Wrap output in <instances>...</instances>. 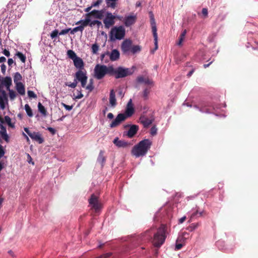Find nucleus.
I'll return each instance as SVG.
<instances>
[{"mask_svg": "<svg viewBox=\"0 0 258 258\" xmlns=\"http://www.w3.org/2000/svg\"><path fill=\"white\" fill-rule=\"evenodd\" d=\"M152 145L151 141L149 139H144L135 145L132 153L136 158L145 156L150 149Z\"/></svg>", "mask_w": 258, "mask_h": 258, "instance_id": "1", "label": "nucleus"}, {"mask_svg": "<svg viewBox=\"0 0 258 258\" xmlns=\"http://www.w3.org/2000/svg\"><path fill=\"white\" fill-rule=\"evenodd\" d=\"M167 233V227L165 225H161L154 234L152 242L157 247H160L164 242Z\"/></svg>", "mask_w": 258, "mask_h": 258, "instance_id": "2", "label": "nucleus"}, {"mask_svg": "<svg viewBox=\"0 0 258 258\" xmlns=\"http://www.w3.org/2000/svg\"><path fill=\"white\" fill-rule=\"evenodd\" d=\"M112 71V66L107 67L105 65L97 64L94 69V77L97 80H101L107 74L111 75Z\"/></svg>", "mask_w": 258, "mask_h": 258, "instance_id": "3", "label": "nucleus"}, {"mask_svg": "<svg viewBox=\"0 0 258 258\" xmlns=\"http://www.w3.org/2000/svg\"><path fill=\"white\" fill-rule=\"evenodd\" d=\"M134 70L130 68H125L122 67H119L116 69H114L111 75H114L116 79H119L126 77L133 74Z\"/></svg>", "mask_w": 258, "mask_h": 258, "instance_id": "4", "label": "nucleus"}, {"mask_svg": "<svg viewBox=\"0 0 258 258\" xmlns=\"http://www.w3.org/2000/svg\"><path fill=\"white\" fill-rule=\"evenodd\" d=\"M125 31L123 26H115L110 31V39L111 40H121L125 36Z\"/></svg>", "mask_w": 258, "mask_h": 258, "instance_id": "5", "label": "nucleus"}, {"mask_svg": "<svg viewBox=\"0 0 258 258\" xmlns=\"http://www.w3.org/2000/svg\"><path fill=\"white\" fill-rule=\"evenodd\" d=\"M75 79L77 82H81L82 87L85 88L86 87L88 79L86 71L82 70L77 71L75 74Z\"/></svg>", "mask_w": 258, "mask_h": 258, "instance_id": "6", "label": "nucleus"}, {"mask_svg": "<svg viewBox=\"0 0 258 258\" xmlns=\"http://www.w3.org/2000/svg\"><path fill=\"white\" fill-rule=\"evenodd\" d=\"M194 108L199 110L200 112L202 113H211L210 110V108H212L214 110L216 109L220 108V106H217L215 105H212L210 103H202L200 105V106H198L197 105H194Z\"/></svg>", "mask_w": 258, "mask_h": 258, "instance_id": "7", "label": "nucleus"}, {"mask_svg": "<svg viewBox=\"0 0 258 258\" xmlns=\"http://www.w3.org/2000/svg\"><path fill=\"white\" fill-rule=\"evenodd\" d=\"M12 85V80L10 77H5L0 78V92L6 91L4 89L6 88V90L11 88Z\"/></svg>", "mask_w": 258, "mask_h": 258, "instance_id": "8", "label": "nucleus"}, {"mask_svg": "<svg viewBox=\"0 0 258 258\" xmlns=\"http://www.w3.org/2000/svg\"><path fill=\"white\" fill-rule=\"evenodd\" d=\"M116 17L111 12H107L105 14V17L103 20V23L106 28L108 29L115 23Z\"/></svg>", "mask_w": 258, "mask_h": 258, "instance_id": "9", "label": "nucleus"}, {"mask_svg": "<svg viewBox=\"0 0 258 258\" xmlns=\"http://www.w3.org/2000/svg\"><path fill=\"white\" fill-rule=\"evenodd\" d=\"M9 105V99L6 92H0V110L5 109Z\"/></svg>", "mask_w": 258, "mask_h": 258, "instance_id": "10", "label": "nucleus"}, {"mask_svg": "<svg viewBox=\"0 0 258 258\" xmlns=\"http://www.w3.org/2000/svg\"><path fill=\"white\" fill-rule=\"evenodd\" d=\"M137 19V15L133 13L130 15L125 16L122 22L125 26L128 27L134 25L136 23Z\"/></svg>", "mask_w": 258, "mask_h": 258, "instance_id": "11", "label": "nucleus"}, {"mask_svg": "<svg viewBox=\"0 0 258 258\" xmlns=\"http://www.w3.org/2000/svg\"><path fill=\"white\" fill-rule=\"evenodd\" d=\"M89 202L92 208H93L96 212L101 208V204L99 203L97 197L94 195H91Z\"/></svg>", "mask_w": 258, "mask_h": 258, "instance_id": "12", "label": "nucleus"}, {"mask_svg": "<svg viewBox=\"0 0 258 258\" xmlns=\"http://www.w3.org/2000/svg\"><path fill=\"white\" fill-rule=\"evenodd\" d=\"M126 119V115L123 113L118 114L116 118L113 120L110 124V127L111 128L116 127L122 121Z\"/></svg>", "mask_w": 258, "mask_h": 258, "instance_id": "13", "label": "nucleus"}, {"mask_svg": "<svg viewBox=\"0 0 258 258\" xmlns=\"http://www.w3.org/2000/svg\"><path fill=\"white\" fill-rule=\"evenodd\" d=\"M132 42L130 39H126L121 44V49L124 53H128L131 49Z\"/></svg>", "mask_w": 258, "mask_h": 258, "instance_id": "14", "label": "nucleus"}, {"mask_svg": "<svg viewBox=\"0 0 258 258\" xmlns=\"http://www.w3.org/2000/svg\"><path fill=\"white\" fill-rule=\"evenodd\" d=\"M139 130V126L137 125H132L127 132H124V135H126L128 138L133 137L137 133Z\"/></svg>", "mask_w": 258, "mask_h": 258, "instance_id": "15", "label": "nucleus"}, {"mask_svg": "<svg viewBox=\"0 0 258 258\" xmlns=\"http://www.w3.org/2000/svg\"><path fill=\"white\" fill-rule=\"evenodd\" d=\"M134 112V108L132 104V100L131 99L127 103L126 109L125 111L124 115H126V118L128 117L131 116Z\"/></svg>", "mask_w": 258, "mask_h": 258, "instance_id": "16", "label": "nucleus"}, {"mask_svg": "<svg viewBox=\"0 0 258 258\" xmlns=\"http://www.w3.org/2000/svg\"><path fill=\"white\" fill-rule=\"evenodd\" d=\"M104 13V10H101L99 11L94 10L89 13H88L86 15H87L88 16H89L90 15H92L96 18L101 19L103 17Z\"/></svg>", "mask_w": 258, "mask_h": 258, "instance_id": "17", "label": "nucleus"}, {"mask_svg": "<svg viewBox=\"0 0 258 258\" xmlns=\"http://www.w3.org/2000/svg\"><path fill=\"white\" fill-rule=\"evenodd\" d=\"M30 137L39 144H42L44 142L43 138L39 132H33L32 134L30 135Z\"/></svg>", "mask_w": 258, "mask_h": 258, "instance_id": "18", "label": "nucleus"}, {"mask_svg": "<svg viewBox=\"0 0 258 258\" xmlns=\"http://www.w3.org/2000/svg\"><path fill=\"white\" fill-rule=\"evenodd\" d=\"M113 143L118 147L126 148L129 146L131 144L123 140H119L118 138L114 139Z\"/></svg>", "mask_w": 258, "mask_h": 258, "instance_id": "19", "label": "nucleus"}, {"mask_svg": "<svg viewBox=\"0 0 258 258\" xmlns=\"http://www.w3.org/2000/svg\"><path fill=\"white\" fill-rule=\"evenodd\" d=\"M110 59L112 61H116L119 59L120 53L118 50L116 49H113L111 52H109V55Z\"/></svg>", "mask_w": 258, "mask_h": 258, "instance_id": "20", "label": "nucleus"}, {"mask_svg": "<svg viewBox=\"0 0 258 258\" xmlns=\"http://www.w3.org/2000/svg\"><path fill=\"white\" fill-rule=\"evenodd\" d=\"M109 103L112 107H114L116 105V100L115 98V92L113 89L110 90L109 94Z\"/></svg>", "mask_w": 258, "mask_h": 258, "instance_id": "21", "label": "nucleus"}, {"mask_svg": "<svg viewBox=\"0 0 258 258\" xmlns=\"http://www.w3.org/2000/svg\"><path fill=\"white\" fill-rule=\"evenodd\" d=\"M104 152L102 150H101L99 152V155L97 158V162L99 163L101 167H103L105 162L106 161V157L104 156Z\"/></svg>", "mask_w": 258, "mask_h": 258, "instance_id": "22", "label": "nucleus"}, {"mask_svg": "<svg viewBox=\"0 0 258 258\" xmlns=\"http://www.w3.org/2000/svg\"><path fill=\"white\" fill-rule=\"evenodd\" d=\"M137 81L139 83H144L146 85H152L153 82L148 78H145L143 76H139L137 78Z\"/></svg>", "mask_w": 258, "mask_h": 258, "instance_id": "23", "label": "nucleus"}, {"mask_svg": "<svg viewBox=\"0 0 258 258\" xmlns=\"http://www.w3.org/2000/svg\"><path fill=\"white\" fill-rule=\"evenodd\" d=\"M73 62L74 66L76 68L80 69V70L83 69L84 63L82 59L80 57H78L77 58L73 60Z\"/></svg>", "mask_w": 258, "mask_h": 258, "instance_id": "24", "label": "nucleus"}, {"mask_svg": "<svg viewBox=\"0 0 258 258\" xmlns=\"http://www.w3.org/2000/svg\"><path fill=\"white\" fill-rule=\"evenodd\" d=\"M5 123L8 124L9 127L13 129L15 128V121H12V119L8 115H6L4 117Z\"/></svg>", "mask_w": 258, "mask_h": 258, "instance_id": "25", "label": "nucleus"}, {"mask_svg": "<svg viewBox=\"0 0 258 258\" xmlns=\"http://www.w3.org/2000/svg\"><path fill=\"white\" fill-rule=\"evenodd\" d=\"M15 85L16 89L17 90L18 93L21 95H24L25 94V86L23 83H17V84H15Z\"/></svg>", "mask_w": 258, "mask_h": 258, "instance_id": "26", "label": "nucleus"}, {"mask_svg": "<svg viewBox=\"0 0 258 258\" xmlns=\"http://www.w3.org/2000/svg\"><path fill=\"white\" fill-rule=\"evenodd\" d=\"M150 21H151V25L152 27V30L153 32V35L156 36L157 33V28L156 26L155 20L154 18V16L152 13H150Z\"/></svg>", "mask_w": 258, "mask_h": 258, "instance_id": "27", "label": "nucleus"}, {"mask_svg": "<svg viewBox=\"0 0 258 258\" xmlns=\"http://www.w3.org/2000/svg\"><path fill=\"white\" fill-rule=\"evenodd\" d=\"M141 123L144 125V127H147L152 123L153 119L147 118L146 117H141L140 118Z\"/></svg>", "mask_w": 258, "mask_h": 258, "instance_id": "28", "label": "nucleus"}, {"mask_svg": "<svg viewBox=\"0 0 258 258\" xmlns=\"http://www.w3.org/2000/svg\"><path fill=\"white\" fill-rule=\"evenodd\" d=\"M117 0H106L107 7L114 9L117 6Z\"/></svg>", "mask_w": 258, "mask_h": 258, "instance_id": "29", "label": "nucleus"}, {"mask_svg": "<svg viewBox=\"0 0 258 258\" xmlns=\"http://www.w3.org/2000/svg\"><path fill=\"white\" fill-rule=\"evenodd\" d=\"M3 140L5 141L6 143L10 142V137L7 132H0V142Z\"/></svg>", "mask_w": 258, "mask_h": 258, "instance_id": "30", "label": "nucleus"}, {"mask_svg": "<svg viewBox=\"0 0 258 258\" xmlns=\"http://www.w3.org/2000/svg\"><path fill=\"white\" fill-rule=\"evenodd\" d=\"M16 57L19 58L22 62H23V63L25 62L26 59V57L22 52H19V51L15 53L14 58H15Z\"/></svg>", "mask_w": 258, "mask_h": 258, "instance_id": "31", "label": "nucleus"}, {"mask_svg": "<svg viewBox=\"0 0 258 258\" xmlns=\"http://www.w3.org/2000/svg\"><path fill=\"white\" fill-rule=\"evenodd\" d=\"M14 82L15 84H17V83H20L22 79V77L21 75L19 72H16L14 75Z\"/></svg>", "mask_w": 258, "mask_h": 258, "instance_id": "32", "label": "nucleus"}, {"mask_svg": "<svg viewBox=\"0 0 258 258\" xmlns=\"http://www.w3.org/2000/svg\"><path fill=\"white\" fill-rule=\"evenodd\" d=\"M9 92V96L10 100L13 101L16 97L17 94L16 92L11 88L7 90Z\"/></svg>", "mask_w": 258, "mask_h": 258, "instance_id": "33", "label": "nucleus"}, {"mask_svg": "<svg viewBox=\"0 0 258 258\" xmlns=\"http://www.w3.org/2000/svg\"><path fill=\"white\" fill-rule=\"evenodd\" d=\"M186 34V30L185 29L182 32V33L180 35V36H179V39H178V42L177 43V44L178 45H181L183 41L184 40V39L185 38Z\"/></svg>", "mask_w": 258, "mask_h": 258, "instance_id": "34", "label": "nucleus"}, {"mask_svg": "<svg viewBox=\"0 0 258 258\" xmlns=\"http://www.w3.org/2000/svg\"><path fill=\"white\" fill-rule=\"evenodd\" d=\"M203 213V211L199 212L197 209L196 210H192V213L190 215V219H193L197 217L201 216H202Z\"/></svg>", "mask_w": 258, "mask_h": 258, "instance_id": "35", "label": "nucleus"}, {"mask_svg": "<svg viewBox=\"0 0 258 258\" xmlns=\"http://www.w3.org/2000/svg\"><path fill=\"white\" fill-rule=\"evenodd\" d=\"M99 49V45L95 43L92 44L91 46V52L93 54H97Z\"/></svg>", "mask_w": 258, "mask_h": 258, "instance_id": "36", "label": "nucleus"}, {"mask_svg": "<svg viewBox=\"0 0 258 258\" xmlns=\"http://www.w3.org/2000/svg\"><path fill=\"white\" fill-rule=\"evenodd\" d=\"M24 108L28 116L31 117L33 116L32 110L30 106L29 105V104H25L24 106Z\"/></svg>", "mask_w": 258, "mask_h": 258, "instance_id": "37", "label": "nucleus"}, {"mask_svg": "<svg viewBox=\"0 0 258 258\" xmlns=\"http://www.w3.org/2000/svg\"><path fill=\"white\" fill-rule=\"evenodd\" d=\"M200 225V224L199 223H192L187 228V229L189 231L192 232L196 229Z\"/></svg>", "mask_w": 258, "mask_h": 258, "instance_id": "38", "label": "nucleus"}, {"mask_svg": "<svg viewBox=\"0 0 258 258\" xmlns=\"http://www.w3.org/2000/svg\"><path fill=\"white\" fill-rule=\"evenodd\" d=\"M67 55L69 57L72 59L73 60H75L78 56L76 55V53L72 50H69L67 51Z\"/></svg>", "mask_w": 258, "mask_h": 258, "instance_id": "39", "label": "nucleus"}, {"mask_svg": "<svg viewBox=\"0 0 258 258\" xmlns=\"http://www.w3.org/2000/svg\"><path fill=\"white\" fill-rule=\"evenodd\" d=\"M38 108L39 111L42 115H43L44 116H45L46 115V112H47L44 106H43L40 102H39L38 104Z\"/></svg>", "mask_w": 258, "mask_h": 258, "instance_id": "40", "label": "nucleus"}, {"mask_svg": "<svg viewBox=\"0 0 258 258\" xmlns=\"http://www.w3.org/2000/svg\"><path fill=\"white\" fill-rule=\"evenodd\" d=\"M83 30H84L83 26L80 25V26L75 27L73 29H71V30H70V33L72 34H74V33H75L76 32H77L78 31L82 32L83 31Z\"/></svg>", "mask_w": 258, "mask_h": 258, "instance_id": "41", "label": "nucleus"}, {"mask_svg": "<svg viewBox=\"0 0 258 258\" xmlns=\"http://www.w3.org/2000/svg\"><path fill=\"white\" fill-rule=\"evenodd\" d=\"M85 88L86 89L89 91V92H91L94 89L93 79L90 80L88 85L87 86L86 85Z\"/></svg>", "mask_w": 258, "mask_h": 258, "instance_id": "42", "label": "nucleus"}, {"mask_svg": "<svg viewBox=\"0 0 258 258\" xmlns=\"http://www.w3.org/2000/svg\"><path fill=\"white\" fill-rule=\"evenodd\" d=\"M109 51H106L103 53H102L100 55V59L102 61H104V63L108 62L109 60L108 59L105 58L106 56H108Z\"/></svg>", "mask_w": 258, "mask_h": 258, "instance_id": "43", "label": "nucleus"}, {"mask_svg": "<svg viewBox=\"0 0 258 258\" xmlns=\"http://www.w3.org/2000/svg\"><path fill=\"white\" fill-rule=\"evenodd\" d=\"M141 47L139 45H134L132 46L131 51L135 54L136 53L139 52L141 51Z\"/></svg>", "mask_w": 258, "mask_h": 258, "instance_id": "44", "label": "nucleus"}, {"mask_svg": "<svg viewBox=\"0 0 258 258\" xmlns=\"http://www.w3.org/2000/svg\"><path fill=\"white\" fill-rule=\"evenodd\" d=\"M77 84H78V82L75 79L74 80L73 82H72V83H71V82H66L65 83V85L66 86H68V87H69L70 88H75L76 87V86L77 85Z\"/></svg>", "mask_w": 258, "mask_h": 258, "instance_id": "45", "label": "nucleus"}, {"mask_svg": "<svg viewBox=\"0 0 258 258\" xmlns=\"http://www.w3.org/2000/svg\"><path fill=\"white\" fill-rule=\"evenodd\" d=\"M102 25V23L100 21H98V20H93V21H91L90 20V23L89 24V26L91 27L94 26L95 25H97L98 28H99L101 25Z\"/></svg>", "mask_w": 258, "mask_h": 258, "instance_id": "46", "label": "nucleus"}, {"mask_svg": "<svg viewBox=\"0 0 258 258\" xmlns=\"http://www.w3.org/2000/svg\"><path fill=\"white\" fill-rule=\"evenodd\" d=\"M90 23V18H89V16H88L87 15V17L86 18L85 20L83 22H82L81 26H83V27H84V26H86L88 25H89Z\"/></svg>", "mask_w": 258, "mask_h": 258, "instance_id": "47", "label": "nucleus"}, {"mask_svg": "<svg viewBox=\"0 0 258 258\" xmlns=\"http://www.w3.org/2000/svg\"><path fill=\"white\" fill-rule=\"evenodd\" d=\"M8 66H9V67L10 68V69H11L12 68V65L13 64L15 66L16 65V62L14 61V60L12 58H10L8 59Z\"/></svg>", "mask_w": 258, "mask_h": 258, "instance_id": "48", "label": "nucleus"}, {"mask_svg": "<svg viewBox=\"0 0 258 258\" xmlns=\"http://www.w3.org/2000/svg\"><path fill=\"white\" fill-rule=\"evenodd\" d=\"M58 35H59L58 31L57 29H55L51 32L50 37L52 39H53L57 37Z\"/></svg>", "mask_w": 258, "mask_h": 258, "instance_id": "49", "label": "nucleus"}, {"mask_svg": "<svg viewBox=\"0 0 258 258\" xmlns=\"http://www.w3.org/2000/svg\"><path fill=\"white\" fill-rule=\"evenodd\" d=\"M149 93H150V89H149L148 88L144 89V90L143 91V97L145 99H147L148 98Z\"/></svg>", "mask_w": 258, "mask_h": 258, "instance_id": "50", "label": "nucleus"}, {"mask_svg": "<svg viewBox=\"0 0 258 258\" xmlns=\"http://www.w3.org/2000/svg\"><path fill=\"white\" fill-rule=\"evenodd\" d=\"M27 94L28 97L30 98H36L37 97V95L32 91H28Z\"/></svg>", "mask_w": 258, "mask_h": 258, "instance_id": "51", "label": "nucleus"}, {"mask_svg": "<svg viewBox=\"0 0 258 258\" xmlns=\"http://www.w3.org/2000/svg\"><path fill=\"white\" fill-rule=\"evenodd\" d=\"M157 128L155 126H153L151 127L150 131V134L152 136H155L157 134Z\"/></svg>", "mask_w": 258, "mask_h": 258, "instance_id": "52", "label": "nucleus"}, {"mask_svg": "<svg viewBox=\"0 0 258 258\" xmlns=\"http://www.w3.org/2000/svg\"><path fill=\"white\" fill-rule=\"evenodd\" d=\"M70 30H71V28L63 29L59 33V35H65V34H67L68 33H69L70 31Z\"/></svg>", "mask_w": 258, "mask_h": 258, "instance_id": "53", "label": "nucleus"}, {"mask_svg": "<svg viewBox=\"0 0 258 258\" xmlns=\"http://www.w3.org/2000/svg\"><path fill=\"white\" fill-rule=\"evenodd\" d=\"M78 94L74 96V98L76 99H79L83 97V94L82 93L81 91H77Z\"/></svg>", "mask_w": 258, "mask_h": 258, "instance_id": "54", "label": "nucleus"}, {"mask_svg": "<svg viewBox=\"0 0 258 258\" xmlns=\"http://www.w3.org/2000/svg\"><path fill=\"white\" fill-rule=\"evenodd\" d=\"M154 37V43H155V49L156 50L158 48V35L157 33H156V36H155V35H153Z\"/></svg>", "mask_w": 258, "mask_h": 258, "instance_id": "55", "label": "nucleus"}, {"mask_svg": "<svg viewBox=\"0 0 258 258\" xmlns=\"http://www.w3.org/2000/svg\"><path fill=\"white\" fill-rule=\"evenodd\" d=\"M62 105L64 107V108L68 110V111H70L73 108V106L72 105H67L63 103H62Z\"/></svg>", "mask_w": 258, "mask_h": 258, "instance_id": "56", "label": "nucleus"}, {"mask_svg": "<svg viewBox=\"0 0 258 258\" xmlns=\"http://www.w3.org/2000/svg\"><path fill=\"white\" fill-rule=\"evenodd\" d=\"M102 3V0H98L95 2H94L91 5L93 7H96L99 6Z\"/></svg>", "mask_w": 258, "mask_h": 258, "instance_id": "57", "label": "nucleus"}, {"mask_svg": "<svg viewBox=\"0 0 258 258\" xmlns=\"http://www.w3.org/2000/svg\"><path fill=\"white\" fill-rule=\"evenodd\" d=\"M5 153L3 147L0 145V158L4 156Z\"/></svg>", "mask_w": 258, "mask_h": 258, "instance_id": "58", "label": "nucleus"}, {"mask_svg": "<svg viewBox=\"0 0 258 258\" xmlns=\"http://www.w3.org/2000/svg\"><path fill=\"white\" fill-rule=\"evenodd\" d=\"M47 130L50 132L52 135H54L56 133L55 130L51 127H48Z\"/></svg>", "mask_w": 258, "mask_h": 258, "instance_id": "59", "label": "nucleus"}, {"mask_svg": "<svg viewBox=\"0 0 258 258\" xmlns=\"http://www.w3.org/2000/svg\"><path fill=\"white\" fill-rule=\"evenodd\" d=\"M202 14L205 17H206L208 16V9L206 8H203L202 11Z\"/></svg>", "mask_w": 258, "mask_h": 258, "instance_id": "60", "label": "nucleus"}, {"mask_svg": "<svg viewBox=\"0 0 258 258\" xmlns=\"http://www.w3.org/2000/svg\"><path fill=\"white\" fill-rule=\"evenodd\" d=\"M3 53L7 57H9L10 56V51L6 49H5L3 51Z\"/></svg>", "mask_w": 258, "mask_h": 258, "instance_id": "61", "label": "nucleus"}, {"mask_svg": "<svg viewBox=\"0 0 258 258\" xmlns=\"http://www.w3.org/2000/svg\"><path fill=\"white\" fill-rule=\"evenodd\" d=\"M1 69L2 73L3 74H4L5 73V72H6V66L5 64H2L1 66Z\"/></svg>", "mask_w": 258, "mask_h": 258, "instance_id": "62", "label": "nucleus"}, {"mask_svg": "<svg viewBox=\"0 0 258 258\" xmlns=\"http://www.w3.org/2000/svg\"><path fill=\"white\" fill-rule=\"evenodd\" d=\"M0 132H7L6 127L2 123H0Z\"/></svg>", "mask_w": 258, "mask_h": 258, "instance_id": "63", "label": "nucleus"}, {"mask_svg": "<svg viewBox=\"0 0 258 258\" xmlns=\"http://www.w3.org/2000/svg\"><path fill=\"white\" fill-rule=\"evenodd\" d=\"M183 245L181 243H176L175 250H179L182 247Z\"/></svg>", "mask_w": 258, "mask_h": 258, "instance_id": "64", "label": "nucleus"}]
</instances>
